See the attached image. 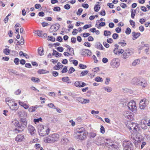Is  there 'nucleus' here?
<instances>
[{
  "mask_svg": "<svg viewBox=\"0 0 150 150\" xmlns=\"http://www.w3.org/2000/svg\"><path fill=\"white\" fill-rule=\"evenodd\" d=\"M140 60L139 59L135 60L132 63V65L133 66H135L139 64Z\"/></svg>",
  "mask_w": 150,
  "mask_h": 150,
  "instance_id": "27",
  "label": "nucleus"
},
{
  "mask_svg": "<svg viewBox=\"0 0 150 150\" xmlns=\"http://www.w3.org/2000/svg\"><path fill=\"white\" fill-rule=\"evenodd\" d=\"M92 26L91 25H85L83 27V29H87L88 28H90Z\"/></svg>",
  "mask_w": 150,
  "mask_h": 150,
  "instance_id": "48",
  "label": "nucleus"
},
{
  "mask_svg": "<svg viewBox=\"0 0 150 150\" xmlns=\"http://www.w3.org/2000/svg\"><path fill=\"white\" fill-rule=\"evenodd\" d=\"M60 10V7H58V6L55 7H54L53 9V10L54 11H59Z\"/></svg>",
  "mask_w": 150,
  "mask_h": 150,
  "instance_id": "59",
  "label": "nucleus"
},
{
  "mask_svg": "<svg viewBox=\"0 0 150 150\" xmlns=\"http://www.w3.org/2000/svg\"><path fill=\"white\" fill-rule=\"evenodd\" d=\"M24 138L23 135L22 134H20L18 135L16 138V141L18 142L22 141Z\"/></svg>",
  "mask_w": 150,
  "mask_h": 150,
  "instance_id": "22",
  "label": "nucleus"
},
{
  "mask_svg": "<svg viewBox=\"0 0 150 150\" xmlns=\"http://www.w3.org/2000/svg\"><path fill=\"white\" fill-rule=\"evenodd\" d=\"M86 133H85L82 134H80L78 135H77L75 137L78 139L80 140H83L86 137Z\"/></svg>",
  "mask_w": 150,
  "mask_h": 150,
  "instance_id": "19",
  "label": "nucleus"
},
{
  "mask_svg": "<svg viewBox=\"0 0 150 150\" xmlns=\"http://www.w3.org/2000/svg\"><path fill=\"white\" fill-rule=\"evenodd\" d=\"M96 136V133L94 132H91L89 134V137L90 138L92 137L94 138Z\"/></svg>",
  "mask_w": 150,
  "mask_h": 150,
  "instance_id": "50",
  "label": "nucleus"
},
{
  "mask_svg": "<svg viewBox=\"0 0 150 150\" xmlns=\"http://www.w3.org/2000/svg\"><path fill=\"white\" fill-rule=\"evenodd\" d=\"M129 22L130 25L132 26V27L134 28L135 25V22L131 20L129 21Z\"/></svg>",
  "mask_w": 150,
  "mask_h": 150,
  "instance_id": "61",
  "label": "nucleus"
},
{
  "mask_svg": "<svg viewBox=\"0 0 150 150\" xmlns=\"http://www.w3.org/2000/svg\"><path fill=\"white\" fill-rule=\"evenodd\" d=\"M57 50L60 52H62L64 50V49L62 47H59L57 48Z\"/></svg>",
  "mask_w": 150,
  "mask_h": 150,
  "instance_id": "62",
  "label": "nucleus"
},
{
  "mask_svg": "<svg viewBox=\"0 0 150 150\" xmlns=\"http://www.w3.org/2000/svg\"><path fill=\"white\" fill-rule=\"evenodd\" d=\"M124 116L128 119L132 120L133 119V113L129 111H126L123 112Z\"/></svg>",
  "mask_w": 150,
  "mask_h": 150,
  "instance_id": "11",
  "label": "nucleus"
},
{
  "mask_svg": "<svg viewBox=\"0 0 150 150\" xmlns=\"http://www.w3.org/2000/svg\"><path fill=\"white\" fill-rule=\"evenodd\" d=\"M46 71L44 69H40L38 71V72L40 74H45Z\"/></svg>",
  "mask_w": 150,
  "mask_h": 150,
  "instance_id": "57",
  "label": "nucleus"
},
{
  "mask_svg": "<svg viewBox=\"0 0 150 150\" xmlns=\"http://www.w3.org/2000/svg\"><path fill=\"white\" fill-rule=\"evenodd\" d=\"M85 130L83 127L77 128L74 131V136H76L80 134H82L85 133Z\"/></svg>",
  "mask_w": 150,
  "mask_h": 150,
  "instance_id": "12",
  "label": "nucleus"
},
{
  "mask_svg": "<svg viewBox=\"0 0 150 150\" xmlns=\"http://www.w3.org/2000/svg\"><path fill=\"white\" fill-rule=\"evenodd\" d=\"M118 44L122 47H124L126 45L125 41L124 40H121L120 42H118Z\"/></svg>",
  "mask_w": 150,
  "mask_h": 150,
  "instance_id": "33",
  "label": "nucleus"
},
{
  "mask_svg": "<svg viewBox=\"0 0 150 150\" xmlns=\"http://www.w3.org/2000/svg\"><path fill=\"white\" fill-rule=\"evenodd\" d=\"M111 34V33L110 31L105 30L104 32V35L105 36H110Z\"/></svg>",
  "mask_w": 150,
  "mask_h": 150,
  "instance_id": "34",
  "label": "nucleus"
},
{
  "mask_svg": "<svg viewBox=\"0 0 150 150\" xmlns=\"http://www.w3.org/2000/svg\"><path fill=\"white\" fill-rule=\"evenodd\" d=\"M28 129L29 132L32 135L36 131L34 127L31 125H29L28 126Z\"/></svg>",
  "mask_w": 150,
  "mask_h": 150,
  "instance_id": "20",
  "label": "nucleus"
},
{
  "mask_svg": "<svg viewBox=\"0 0 150 150\" xmlns=\"http://www.w3.org/2000/svg\"><path fill=\"white\" fill-rule=\"evenodd\" d=\"M110 65L114 68H118L120 65L119 59L117 58L113 59L111 62Z\"/></svg>",
  "mask_w": 150,
  "mask_h": 150,
  "instance_id": "8",
  "label": "nucleus"
},
{
  "mask_svg": "<svg viewBox=\"0 0 150 150\" xmlns=\"http://www.w3.org/2000/svg\"><path fill=\"white\" fill-rule=\"evenodd\" d=\"M146 99H141L139 102V108L140 109L144 110L147 106Z\"/></svg>",
  "mask_w": 150,
  "mask_h": 150,
  "instance_id": "13",
  "label": "nucleus"
},
{
  "mask_svg": "<svg viewBox=\"0 0 150 150\" xmlns=\"http://www.w3.org/2000/svg\"><path fill=\"white\" fill-rule=\"evenodd\" d=\"M39 134L41 136H45V129L43 125H40L38 126Z\"/></svg>",
  "mask_w": 150,
  "mask_h": 150,
  "instance_id": "9",
  "label": "nucleus"
},
{
  "mask_svg": "<svg viewBox=\"0 0 150 150\" xmlns=\"http://www.w3.org/2000/svg\"><path fill=\"white\" fill-rule=\"evenodd\" d=\"M131 83L132 84L141 86L144 87H145L147 85L146 81L141 77L133 78L131 80Z\"/></svg>",
  "mask_w": 150,
  "mask_h": 150,
  "instance_id": "1",
  "label": "nucleus"
},
{
  "mask_svg": "<svg viewBox=\"0 0 150 150\" xmlns=\"http://www.w3.org/2000/svg\"><path fill=\"white\" fill-rule=\"evenodd\" d=\"M24 128L25 127L21 125L20 124L17 128L14 129V131L15 132L18 131V132H19L23 131Z\"/></svg>",
  "mask_w": 150,
  "mask_h": 150,
  "instance_id": "18",
  "label": "nucleus"
},
{
  "mask_svg": "<svg viewBox=\"0 0 150 150\" xmlns=\"http://www.w3.org/2000/svg\"><path fill=\"white\" fill-rule=\"evenodd\" d=\"M47 106L50 108L53 109L56 108V107L52 103H49L47 104Z\"/></svg>",
  "mask_w": 150,
  "mask_h": 150,
  "instance_id": "47",
  "label": "nucleus"
},
{
  "mask_svg": "<svg viewBox=\"0 0 150 150\" xmlns=\"http://www.w3.org/2000/svg\"><path fill=\"white\" fill-rule=\"evenodd\" d=\"M133 35V37L132 39L134 40H136L140 35V33H139L132 32V33Z\"/></svg>",
  "mask_w": 150,
  "mask_h": 150,
  "instance_id": "23",
  "label": "nucleus"
},
{
  "mask_svg": "<svg viewBox=\"0 0 150 150\" xmlns=\"http://www.w3.org/2000/svg\"><path fill=\"white\" fill-rule=\"evenodd\" d=\"M128 107L129 109L132 112H136L137 108L136 103L134 100L129 102L128 105Z\"/></svg>",
  "mask_w": 150,
  "mask_h": 150,
  "instance_id": "5",
  "label": "nucleus"
},
{
  "mask_svg": "<svg viewBox=\"0 0 150 150\" xmlns=\"http://www.w3.org/2000/svg\"><path fill=\"white\" fill-rule=\"evenodd\" d=\"M136 13V11L132 9L131 10V17L132 18H134V16H135Z\"/></svg>",
  "mask_w": 150,
  "mask_h": 150,
  "instance_id": "42",
  "label": "nucleus"
},
{
  "mask_svg": "<svg viewBox=\"0 0 150 150\" xmlns=\"http://www.w3.org/2000/svg\"><path fill=\"white\" fill-rule=\"evenodd\" d=\"M100 129V132L104 134L105 133V129H104V127L103 126H102V125L101 126Z\"/></svg>",
  "mask_w": 150,
  "mask_h": 150,
  "instance_id": "56",
  "label": "nucleus"
},
{
  "mask_svg": "<svg viewBox=\"0 0 150 150\" xmlns=\"http://www.w3.org/2000/svg\"><path fill=\"white\" fill-rule=\"evenodd\" d=\"M62 80L64 82H67V83H71V82L70 81L69 78L67 76L62 78Z\"/></svg>",
  "mask_w": 150,
  "mask_h": 150,
  "instance_id": "25",
  "label": "nucleus"
},
{
  "mask_svg": "<svg viewBox=\"0 0 150 150\" xmlns=\"http://www.w3.org/2000/svg\"><path fill=\"white\" fill-rule=\"evenodd\" d=\"M52 73L53 75V76L54 77H56L58 75V73L56 71H53Z\"/></svg>",
  "mask_w": 150,
  "mask_h": 150,
  "instance_id": "60",
  "label": "nucleus"
},
{
  "mask_svg": "<svg viewBox=\"0 0 150 150\" xmlns=\"http://www.w3.org/2000/svg\"><path fill=\"white\" fill-rule=\"evenodd\" d=\"M100 137H98L96 138L95 140H94L93 142L97 145H100Z\"/></svg>",
  "mask_w": 150,
  "mask_h": 150,
  "instance_id": "26",
  "label": "nucleus"
},
{
  "mask_svg": "<svg viewBox=\"0 0 150 150\" xmlns=\"http://www.w3.org/2000/svg\"><path fill=\"white\" fill-rule=\"evenodd\" d=\"M7 102L8 105L12 110L16 111L18 109V106L16 103L14 102L11 100H9Z\"/></svg>",
  "mask_w": 150,
  "mask_h": 150,
  "instance_id": "7",
  "label": "nucleus"
},
{
  "mask_svg": "<svg viewBox=\"0 0 150 150\" xmlns=\"http://www.w3.org/2000/svg\"><path fill=\"white\" fill-rule=\"evenodd\" d=\"M79 66L81 69H85L86 68V65L81 64H79Z\"/></svg>",
  "mask_w": 150,
  "mask_h": 150,
  "instance_id": "53",
  "label": "nucleus"
},
{
  "mask_svg": "<svg viewBox=\"0 0 150 150\" xmlns=\"http://www.w3.org/2000/svg\"><path fill=\"white\" fill-rule=\"evenodd\" d=\"M104 89L105 91H107L108 92H110L112 91V88L109 86H106L103 88Z\"/></svg>",
  "mask_w": 150,
  "mask_h": 150,
  "instance_id": "29",
  "label": "nucleus"
},
{
  "mask_svg": "<svg viewBox=\"0 0 150 150\" xmlns=\"http://www.w3.org/2000/svg\"><path fill=\"white\" fill-rule=\"evenodd\" d=\"M71 42L73 43H75L76 42V39L75 38L73 37L71 39Z\"/></svg>",
  "mask_w": 150,
  "mask_h": 150,
  "instance_id": "64",
  "label": "nucleus"
},
{
  "mask_svg": "<svg viewBox=\"0 0 150 150\" xmlns=\"http://www.w3.org/2000/svg\"><path fill=\"white\" fill-rule=\"evenodd\" d=\"M10 51L9 49L7 48L3 50L4 53L7 55L9 54Z\"/></svg>",
  "mask_w": 150,
  "mask_h": 150,
  "instance_id": "35",
  "label": "nucleus"
},
{
  "mask_svg": "<svg viewBox=\"0 0 150 150\" xmlns=\"http://www.w3.org/2000/svg\"><path fill=\"white\" fill-rule=\"evenodd\" d=\"M59 137V136L57 134H50L48 137L44 138V142L47 143H54L57 141Z\"/></svg>",
  "mask_w": 150,
  "mask_h": 150,
  "instance_id": "2",
  "label": "nucleus"
},
{
  "mask_svg": "<svg viewBox=\"0 0 150 150\" xmlns=\"http://www.w3.org/2000/svg\"><path fill=\"white\" fill-rule=\"evenodd\" d=\"M105 22H102L100 23L97 26V25H98V24L97 23H96V26L99 28V27L104 26L105 25Z\"/></svg>",
  "mask_w": 150,
  "mask_h": 150,
  "instance_id": "38",
  "label": "nucleus"
},
{
  "mask_svg": "<svg viewBox=\"0 0 150 150\" xmlns=\"http://www.w3.org/2000/svg\"><path fill=\"white\" fill-rule=\"evenodd\" d=\"M35 32H37V34L38 36L41 37L42 34V31L38 30L37 31H35Z\"/></svg>",
  "mask_w": 150,
  "mask_h": 150,
  "instance_id": "43",
  "label": "nucleus"
},
{
  "mask_svg": "<svg viewBox=\"0 0 150 150\" xmlns=\"http://www.w3.org/2000/svg\"><path fill=\"white\" fill-rule=\"evenodd\" d=\"M75 71V69L72 67H71L68 71V73L69 74H71Z\"/></svg>",
  "mask_w": 150,
  "mask_h": 150,
  "instance_id": "40",
  "label": "nucleus"
},
{
  "mask_svg": "<svg viewBox=\"0 0 150 150\" xmlns=\"http://www.w3.org/2000/svg\"><path fill=\"white\" fill-rule=\"evenodd\" d=\"M132 54L133 53L132 51L130 50L129 49H127L125 50L123 54L122 57L124 59H126L132 55Z\"/></svg>",
  "mask_w": 150,
  "mask_h": 150,
  "instance_id": "10",
  "label": "nucleus"
},
{
  "mask_svg": "<svg viewBox=\"0 0 150 150\" xmlns=\"http://www.w3.org/2000/svg\"><path fill=\"white\" fill-rule=\"evenodd\" d=\"M129 137L132 139L131 140L135 145L140 142L142 139V136L139 134H132L129 136Z\"/></svg>",
  "mask_w": 150,
  "mask_h": 150,
  "instance_id": "3",
  "label": "nucleus"
},
{
  "mask_svg": "<svg viewBox=\"0 0 150 150\" xmlns=\"http://www.w3.org/2000/svg\"><path fill=\"white\" fill-rule=\"evenodd\" d=\"M124 150H131L133 145L130 141H124L123 143Z\"/></svg>",
  "mask_w": 150,
  "mask_h": 150,
  "instance_id": "6",
  "label": "nucleus"
},
{
  "mask_svg": "<svg viewBox=\"0 0 150 150\" xmlns=\"http://www.w3.org/2000/svg\"><path fill=\"white\" fill-rule=\"evenodd\" d=\"M19 122L16 120H14L12 122V125L17 127L19 125Z\"/></svg>",
  "mask_w": 150,
  "mask_h": 150,
  "instance_id": "28",
  "label": "nucleus"
},
{
  "mask_svg": "<svg viewBox=\"0 0 150 150\" xmlns=\"http://www.w3.org/2000/svg\"><path fill=\"white\" fill-rule=\"evenodd\" d=\"M86 85V83L81 81H76L74 83L75 86L77 87H83Z\"/></svg>",
  "mask_w": 150,
  "mask_h": 150,
  "instance_id": "17",
  "label": "nucleus"
},
{
  "mask_svg": "<svg viewBox=\"0 0 150 150\" xmlns=\"http://www.w3.org/2000/svg\"><path fill=\"white\" fill-rule=\"evenodd\" d=\"M131 32V30L129 28H126L125 33L126 34L129 35L130 33Z\"/></svg>",
  "mask_w": 150,
  "mask_h": 150,
  "instance_id": "44",
  "label": "nucleus"
},
{
  "mask_svg": "<svg viewBox=\"0 0 150 150\" xmlns=\"http://www.w3.org/2000/svg\"><path fill=\"white\" fill-rule=\"evenodd\" d=\"M95 80L97 82H102L103 81L102 78L98 76L96 77L95 78Z\"/></svg>",
  "mask_w": 150,
  "mask_h": 150,
  "instance_id": "45",
  "label": "nucleus"
},
{
  "mask_svg": "<svg viewBox=\"0 0 150 150\" xmlns=\"http://www.w3.org/2000/svg\"><path fill=\"white\" fill-rule=\"evenodd\" d=\"M81 54L82 55H89L90 56L91 54V52L89 50L83 49L81 51Z\"/></svg>",
  "mask_w": 150,
  "mask_h": 150,
  "instance_id": "16",
  "label": "nucleus"
},
{
  "mask_svg": "<svg viewBox=\"0 0 150 150\" xmlns=\"http://www.w3.org/2000/svg\"><path fill=\"white\" fill-rule=\"evenodd\" d=\"M118 37V35L115 33H114L112 36V37L114 39H116Z\"/></svg>",
  "mask_w": 150,
  "mask_h": 150,
  "instance_id": "58",
  "label": "nucleus"
},
{
  "mask_svg": "<svg viewBox=\"0 0 150 150\" xmlns=\"http://www.w3.org/2000/svg\"><path fill=\"white\" fill-rule=\"evenodd\" d=\"M95 47H96L98 49L100 50H103L104 49L102 45L99 42L96 43L95 45Z\"/></svg>",
  "mask_w": 150,
  "mask_h": 150,
  "instance_id": "24",
  "label": "nucleus"
},
{
  "mask_svg": "<svg viewBox=\"0 0 150 150\" xmlns=\"http://www.w3.org/2000/svg\"><path fill=\"white\" fill-rule=\"evenodd\" d=\"M83 98L81 97H78L77 98L76 100L77 101L81 103V104L82 103Z\"/></svg>",
  "mask_w": 150,
  "mask_h": 150,
  "instance_id": "46",
  "label": "nucleus"
},
{
  "mask_svg": "<svg viewBox=\"0 0 150 150\" xmlns=\"http://www.w3.org/2000/svg\"><path fill=\"white\" fill-rule=\"evenodd\" d=\"M60 25L58 23H56L51 26L50 29L49 31L50 33L55 32L60 28Z\"/></svg>",
  "mask_w": 150,
  "mask_h": 150,
  "instance_id": "14",
  "label": "nucleus"
},
{
  "mask_svg": "<svg viewBox=\"0 0 150 150\" xmlns=\"http://www.w3.org/2000/svg\"><path fill=\"white\" fill-rule=\"evenodd\" d=\"M18 114L19 115L21 119V122L22 124L26 126L27 125V122L25 117L27 115V113L24 112H21L18 113Z\"/></svg>",
  "mask_w": 150,
  "mask_h": 150,
  "instance_id": "4",
  "label": "nucleus"
},
{
  "mask_svg": "<svg viewBox=\"0 0 150 150\" xmlns=\"http://www.w3.org/2000/svg\"><path fill=\"white\" fill-rule=\"evenodd\" d=\"M38 52L40 56H42L44 54L43 49L41 47L38 48Z\"/></svg>",
  "mask_w": 150,
  "mask_h": 150,
  "instance_id": "30",
  "label": "nucleus"
},
{
  "mask_svg": "<svg viewBox=\"0 0 150 150\" xmlns=\"http://www.w3.org/2000/svg\"><path fill=\"white\" fill-rule=\"evenodd\" d=\"M28 111L30 112H33L35 111V110L34 107L32 106L29 108Z\"/></svg>",
  "mask_w": 150,
  "mask_h": 150,
  "instance_id": "54",
  "label": "nucleus"
},
{
  "mask_svg": "<svg viewBox=\"0 0 150 150\" xmlns=\"http://www.w3.org/2000/svg\"><path fill=\"white\" fill-rule=\"evenodd\" d=\"M140 125L141 128L144 129L145 130L147 129V126L143 122H142Z\"/></svg>",
  "mask_w": 150,
  "mask_h": 150,
  "instance_id": "31",
  "label": "nucleus"
},
{
  "mask_svg": "<svg viewBox=\"0 0 150 150\" xmlns=\"http://www.w3.org/2000/svg\"><path fill=\"white\" fill-rule=\"evenodd\" d=\"M24 43V40L22 36H21V39L20 40V44L23 45Z\"/></svg>",
  "mask_w": 150,
  "mask_h": 150,
  "instance_id": "63",
  "label": "nucleus"
},
{
  "mask_svg": "<svg viewBox=\"0 0 150 150\" xmlns=\"http://www.w3.org/2000/svg\"><path fill=\"white\" fill-rule=\"evenodd\" d=\"M19 59L18 58H16L14 59V62L16 64L18 65L19 64Z\"/></svg>",
  "mask_w": 150,
  "mask_h": 150,
  "instance_id": "52",
  "label": "nucleus"
},
{
  "mask_svg": "<svg viewBox=\"0 0 150 150\" xmlns=\"http://www.w3.org/2000/svg\"><path fill=\"white\" fill-rule=\"evenodd\" d=\"M47 39L48 40L53 42L55 41V38L53 36H48Z\"/></svg>",
  "mask_w": 150,
  "mask_h": 150,
  "instance_id": "51",
  "label": "nucleus"
},
{
  "mask_svg": "<svg viewBox=\"0 0 150 150\" xmlns=\"http://www.w3.org/2000/svg\"><path fill=\"white\" fill-rule=\"evenodd\" d=\"M67 67L65 66L64 67L62 71V73H66L67 72Z\"/></svg>",
  "mask_w": 150,
  "mask_h": 150,
  "instance_id": "55",
  "label": "nucleus"
},
{
  "mask_svg": "<svg viewBox=\"0 0 150 150\" xmlns=\"http://www.w3.org/2000/svg\"><path fill=\"white\" fill-rule=\"evenodd\" d=\"M67 51H69L70 53H72V55H74V50L73 48L69 47L67 49Z\"/></svg>",
  "mask_w": 150,
  "mask_h": 150,
  "instance_id": "37",
  "label": "nucleus"
},
{
  "mask_svg": "<svg viewBox=\"0 0 150 150\" xmlns=\"http://www.w3.org/2000/svg\"><path fill=\"white\" fill-rule=\"evenodd\" d=\"M128 124V123H127L126 126L129 130H132V128L134 129V127L137 125V123L134 122H129V123Z\"/></svg>",
  "mask_w": 150,
  "mask_h": 150,
  "instance_id": "21",
  "label": "nucleus"
},
{
  "mask_svg": "<svg viewBox=\"0 0 150 150\" xmlns=\"http://www.w3.org/2000/svg\"><path fill=\"white\" fill-rule=\"evenodd\" d=\"M134 129L137 132H139L140 131V128L138 124H137V125L134 127Z\"/></svg>",
  "mask_w": 150,
  "mask_h": 150,
  "instance_id": "39",
  "label": "nucleus"
},
{
  "mask_svg": "<svg viewBox=\"0 0 150 150\" xmlns=\"http://www.w3.org/2000/svg\"><path fill=\"white\" fill-rule=\"evenodd\" d=\"M90 100L88 99H84L83 98L82 104H86L89 102Z\"/></svg>",
  "mask_w": 150,
  "mask_h": 150,
  "instance_id": "49",
  "label": "nucleus"
},
{
  "mask_svg": "<svg viewBox=\"0 0 150 150\" xmlns=\"http://www.w3.org/2000/svg\"><path fill=\"white\" fill-rule=\"evenodd\" d=\"M31 80L34 82L39 83L40 82V79L38 78H35V77H33L31 78Z\"/></svg>",
  "mask_w": 150,
  "mask_h": 150,
  "instance_id": "32",
  "label": "nucleus"
},
{
  "mask_svg": "<svg viewBox=\"0 0 150 150\" xmlns=\"http://www.w3.org/2000/svg\"><path fill=\"white\" fill-rule=\"evenodd\" d=\"M106 145L108 146H110L109 147L110 148L109 150H118L117 146L112 144V142H107L106 143Z\"/></svg>",
  "mask_w": 150,
  "mask_h": 150,
  "instance_id": "15",
  "label": "nucleus"
},
{
  "mask_svg": "<svg viewBox=\"0 0 150 150\" xmlns=\"http://www.w3.org/2000/svg\"><path fill=\"white\" fill-rule=\"evenodd\" d=\"M100 5L98 4H97L96 5L94 8V10L96 12H98L99 9H100Z\"/></svg>",
  "mask_w": 150,
  "mask_h": 150,
  "instance_id": "36",
  "label": "nucleus"
},
{
  "mask_svg": "<svg viewBox=\"0 0 150 150\" xmlns=\"http://www.w3.org/2000/svg\"><path fill=\"white\" fill-rule=\"evenodd\" d=\"M88 71L87 70H85L84 71H82L80 75V76H83L88 74Z\"/></svg>",
  "mask_w": 150,
  "mask_h": 150,
  "instance_id": "41",
  "label": "nucleus"
}]
</instances>
